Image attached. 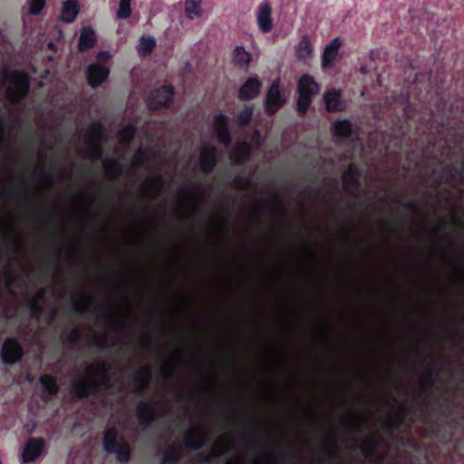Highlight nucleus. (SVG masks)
I'll list each match as a JSON object with an SVG mask.
<instances>
[{"instance_id":"f257e3e1","label":"nucleus","mask_w":464,"mask_h":464,"mask_svg":"<svg viewBox=\"0 0 464 464\" xmlns=\"http://www.w3.org/2000/svg\"><path fill=\"white\" fill-rule=\"evenodd\" d=\"M108 372L109 367L104 362L87 365L85 369L86 378L72 383V394L83 398L102 388L109 387Z\"/></svg>"},{"instance_id":"f03ea898","label":"nucleus","mask_w":464,"mask_h":464,"mask_svg":"<svg viewBox=\"0 0 464 464\" xmlns=\"http://www.w3.org/2000/svg\"><path fill=\"white\" fill-rule=\"evenodd\" d=\"M5 94L14 103L20 102L27 93L29 80L26 73L21 71H8L5 69L2 73Z\"/></svg>"},{"instance_id":"7ed1b4c3","label":"nucleus","mask_w":464,"mask_h":464,"mask_svg":"<svg viewBox=\"0 0 464 464\" xmlns=\"http://www.w3.org/2000/svg\"><path fill=\"white\" fill-rule=\"evenodd\" d=\"M104 448L108 452L114 453L121 462L130 458V447L124 438L114 429H109L104 435Z\"/></svg>"},{"instance_id":"20e7f679","label":"nucleus","mask_w":464,"mask_h":464,"mask_svg":"<svg viewBox=\"0 0 464 464\" xmlns=\"http://www.w3.org/2000/svg\"><path fill=\"white\" fill-rule=\"evenodd\" d=\"M318 92V85L314 79L308 75H303L298 83V101L297 107L298 111L304 114L310 103L312 97Z\"/></svg>"},{"instance_id":"39448f33","label":"nucleus","mask_w":464,"mask_h":464,"mask_svg":"<svg viewBox=\"0 0 464 464\" xmlns=\"http://www.w3.org/2000/svg\"><path fill=\"white\" fill-rule=\"evenodd\" d=\"M260 146V133L256 131L250 143L241 142L238 143L230 153V160L235 163H242L249 157L250 151L253 148Z\"/></svg>"},{"instance_id":"423d86ee","label":"nucleus","mask_w":464,"mask_h":464,"mask_svg":"<svg viewBox=\"0 0 464 464\" xmlns=\"http://www.w3.org/2000/svg\"><path fill=\"white\" fill-rule=\"evenodd\" d=\"M102 136V126L100 122L92 123L86 130L85 140L88 145L92 149L95 158L102 156V150L99 146Z\"/></svg>"},{"instance_id":"0eeeda50","label":"nucleus","mask_w":464,"mask_h":464,"mask_svg":"<svg viewBox=\"0 0 464 464\" xmlns=\"http://www.w3.org/2000/svg\"><path fill=\"white\" fill-rule=\"evenodd\" d=\"M23 355L21 345L14 339L8 338L2 347V358L5 363L13 364L18 362Z\"/></svg>"},{"instance_id":"6e6552de","label":"nucleus","mask_w":464,"mask_h":464,"mask_svg":"<svg viewBox=\"0 0 464 464\" xmlns=\"http://www.w3.org/2000/svg\"><path fill=\"white\" fill-rule=\"evenodd\" d=\"M285 102L280 90L278 81H275L268 90L266 100V110L268 113H275L280 106Z\"/></svg>"},{"instance_id":"1a4fd4ad","label":"nucleus","mask_w":464,"mask_h":464,"mask_svg":"<svg viewBox=\"0 0 464 464\" xmlns=\"http://www.w3.org/2000/svg\"><path fill=\"white\" fill-rule=\"evenodd\" d=\"M205 439L204 430L200 426L195 425L185 433L184 444L189 449L198 450L203 446Z\"/></svg>"},{"instance_id":"9d476101","label":"nucleus","mask_w":464,"mask_h":464,"mask_svg":"<svg viewBox=\"0 0 464 464\" xmlns=\"http://www.w3.org/2000/svg\"><path fill=\"white\" fill-rule=\"evenodd\" d=\"M172 95L173 91L170 86H162L161 88L155 90L150 95V107L151 109H158L166 105L170 102Z\"/></svg>"},{"instance_id":"9b49d317","label":"nucleus","mask_w":464,"mask_h":464,"mask_svg":"<svg viewBox=\"0 0 464 464\" xmlns=\"http://www.w3.org/2000/svg\"><path fill=\"white\" fill-rule=\"evenodd\" d=\"M200 168L206 171H210L216 165L215 148L210 143L202 146L199 158Z\"/></svg>"},{"instance_id":"f8f14e48","label":"nucleus","mask_w":464,"mask_h":464,"mask_svg":"<svg viewBox=\"0 0 464 464\" xmlns=\"http://www.w3.org/2000/svg\"><path fill=\"white\" fill-rule=\"evenodd\" d=\"M257 24L259 29L264 33H268L273 28V21L271 18V7L267 3H262L256 14Z\"/></svg>"},{"instance_id":"ddd939ff","label":"nucleus","mask_w":464,"mask_h":464,"mask_svg":"<svg viewBox=\"0 0 464 464\" xmlns=\"http://www.w3.org/2000/svg\"><path fill=\"white\" fill-rule=\"evenodd\" d=\"M109 75V70L103 65L91 64L87 71V79L91 86L100 85Z\"/></svg>"},{"instance_id":"4468645a","label":"nucleus","mask_w":464,"mask_h":464,"mask_svg":"<svg viewBox=\"0 0 464 464\" xmlns=\"http://www.w3.org/2000/svg\"><path fill=\"white\" fill-rule=\"evenodd\" d=\"M44 441L41 439H31L23 450V460L30 462L34 460L42 452Z\"/></svg>"},{"instance_id":"2eb2a0df","label":"nucleus","mask_w":464,"mask_h":464,"mask_svg":"<svg viewBox=\"0 0 464 464\" xmlns=\"http://www.w3.org/2000/svg\"><path fill=\"white\" fill-rule=\"evenodd\" d=\"M214 130L220 143L227 146L229 143V133L227 130V117L219 114L214 119Z\"/></svg>"},{"instance_id":"dca6fc26","label":"nucleus","mask_w":464,"mask_h":464,"mask_svg":"<svg viewBox=\"0 0 464 464\" xmlns=\"http://www.w3.org/2000/svg\"><path fill=\"white\" fill-rule=\"evenodd\" d=\"M261 82L256 77L249 78L239 90V98L251 100L257 96L260 92Z\"/></svg>"},{"instance_id":"f3484780","label":"nucleus","mask_w":464,"mask_h":464,"mask_svg":"<svg viewBox=\"0 0 464 464\" xmlns=\"http://www.w3.org/2000/svg\"><path fill=\"white\" fill-rule=\"evenodd\" d=\"M137 417L141 424L151 423L156 417L154 405L150 401H140L137 406Z\"/></svg>"},{"instance_id":"a211bd4d","label":"nucleus","mask_w":464,"mask_h":464,"mask_svg":"<svg viewBox=\"0 0 464 464\" xmlns=\"http://www.w3.org/2000/svg\"><path fill=\"white\" fill-rule=\"evenodd\" d=\"M79 14V5L75 0H67L63 2L61 13V19L65 23L74 21Z\"/></svg>"},{"instance_id":"6ab92c4d","label":"nucleus","mask_w":464,"mask_h":464,"mask_svg":"<svg viewBox=\"0 0 464 464\" xmlns=\"http://www.w3.org/2000/svg\"><path fill=\"white\" fill-rule=\"evenodd\" d=\"M232 61L238 68L247 70L251 61V54L242 46H237L233 52Z\"/></svg>"},{"instance_id":"aec40b11","label":"nucleus","mask_w":464,"mask_h":464,"mask_svg":"<svg viewBox=\"0 0 464 464\" xmlns=\"http://www.w3.org/2000/svg\"><path fill=\"white\" fill-rule=\"evenodd\" d=\"M339 46V41L334 39L324 48L323 53V66L324 68L332 66L337 56Z\"/></svg>"},{"instance_id":"412c9836","label":"nucleus","mask_w":464,"mask_h":464,"mask_svg":"<svg viewBox=\"0 0 464 464\" xmlns=\"http://www.w3.org/2000/svg\"><path fill=\"white\" fill-rule=\"evenodd\" d=\"M184 12L190 20L200 17L203 13L202 0H184Z\"/></svg>"},{"instance_id":"4be33fe9","label":"nucleus","mask_w":464,"mask_h":464,"mask_svg":"<svg viewBox=\"0 0 464 464\" xmlns=\"http://www.w3.org/2000/svg\"><path fill=\"white\" fill-rule=\"evenodd\" d=\"M95 42V34L90 27H83L79 39V49L81 51L90 49Z\"/></svg>"},{"instance_id":"5701e85b","label":"nucleus","mask_w":464,"mask_h":464,"mask_svg":"<svg viewBox=\"0 0 464 464\" xmlns=\"http://www.w3.org/2000/svg\"><path fill=\"white\" fill-rule=\"evenodd\" d=\"M324 102L328 111H340L343 109V103L340 100V94L336 91H329L324 94Z\"/></svg>"},{"instance_id":"b1692460","label":"nucleus","mask_w":464,"mask_h":464,"mask_svg":"<svg viewBox=\"0 0 464 464\" xmlns=\"http://www.w3.org/2000/svg\"><path fill=\"white\" fill-rule=\"evenodd\" d=\"M313 52L312 44L308 37H303L296 48V55L299 59H307L311 56Z\"/></svg>"},{"instance_id":"393cba45","label":"nucleus","mask_w":464,"mask_h":464,"mask_svg":"<svg viewBox=\"0 0 464 464\" xmlns=\"http://www.w3.org/2000/svg\"><path fill=\"white\" fill-rule=\"evenodd\" d=\"M103 167L107 174L111 178H118L121 175L122 168L116 160H105L103 162Z\"/></svg>"},{"instance_id":"a878e982","label":"nucleus","mask_w":464,"mask_h":464,"mask_svg":"<svg viewBox=\"0 0 464 464\" xmlns=\"http://www.w3.org/2000/svg\"><path fill=\"white\" fill-rule=\"evenodd\" d=\"M40 382L44 390L50 395H54L57 392L58 387L55 381L52 377L44 375L40 378Z\"/></svg>"},{"instance_id":"bb28decb","label":"nucleus","mask_w":464,"mask_h":464,"mask_svg":"<svg viewBox=\"0 0 464 464\" xmlns=\"http://www.w3.org/2000/svg\"><path fill=\"white\" fill-rule=\"evenodd\" d=\"M154 46L155 41L151 36H142L138 44V52L140 54H146L150 53Z\"/></svg>"},{"instance_id":"cd10ccee","label":"nucleus","mask_w":464,"mask_h":464,"mask_svg":"<svg viewBox=\"0 0 464 464\" xmlns=\"http://www.w3.org/2000/svg\"><path fill=\"white\" fill-rule=\"evenodd\" d=\"M132 0H120L119 8L116 13L118 19H126L131 14L130 3Z\"/></svg>"},{"instance_id":"c85d7f7f","label":"nucleus","mask_w":464,"mask_h":464,"mask_svg":"<svg viewBox=\"0 0 464 464\" xmlns=\"http://www.w3.org/2000/svg\"><path fill=\"white\" fill-rule=\"evenodd\" d=\"M334 130L339 136L349 137L352 133V125L348 121H339L334 124Z\"/></svg>"},{"instance_id":"c756f323","label":"nucleus","mask_w":464,"mask_h":464,"mask_svg":"<svg viewBox=\"0 0 464 464\" xmlns=\"http://www.w3.org/2000/svg\"><path fill=\"white\" fill-rule=\"evenodd\" d=\"M179 449L178 447H171L164 453L165 462L175 463L179 459Z\"/></svg>"},{"instance_id":"7c9ffc66","label":"nucleus","mask_w":464,"mask_h":464,"mask_svg":"<svg viewBox=\"0 0 464 464\" xmlns=\"http://www.w3.org/2000/svg\"><path fill=\"white\" fill-rule=\"evenodd\" d=\"M253 115V107L246 106L237 115V121L240 124H246L249 122Z\"/></svg>"},{"instance_id":"2f4dec72","label":"nucleus","mask_w":464,"mask_h":464,"mask_svg":"<svg viewBox=\"0 0 464 464\" xmlns=\"http://www.w3.org/2000/svg\"><path fill=\"white\" fill-rule=\"evenodd\" d=\"M29 11L32 14H38L45 5V0H28Z\"/></svg>"},{"instance_id":"473e14b6","label":"nucleus","mask_w":464,"mask_h":464,"mask_svg":"<svg viewBox=\"0 0 464 464\" xmlns=\"http://www.w3.org/2000/svg\"><path fill=\"white\" fill-rule=\"evenodd\" d=\"M135 134V128L132 125L125 126L121 131V138L125 143H129Z\"/></svg>"},{"instance_id":"72a5a7b5","label":"nucleus","mask_w":464,"mask_h":464,"mask_svg":"<svg viewBox=\"0 0 464 464\" xmlns=\"http://www.w3.org/2000/svg\"><path fill=\"white\" fill-rule=\"evenodd\" d=\"M228 445L222 440L219 439L213 447V451L217 456H221L227 452Z\"/></svg>"},{"instance_id":"f704fd0d","label":"nucleus","mask_w":464,"mask_h":464,"mask_svg":"<svg viewBox=\"0 0 464 464\" xmlns=\"http://www.w3.org/2000/svg\"><path fill=\"white\" fill-rule=\"evenodd\" d=\"M348 179H351L353 183L357 182L356 170L353 166H350L343 174V180L346 181Z\"/></svg>"},{"instance_id":"c9c22d12","label":"nucleus","mask_w":464,"mask_h":464,"mask_svg":"<svg viewBox=\"0 0 464 464\" xmlns=\"http://www.w3.org/2000/svg\"><path fill=\"white\" fill-rule=\"evenodd\" d=\"M110 53L108 52H100L97 55V63L102 65L103 63H106L110 59Z\"/></svg>"},{"instance_id":"e433bc0d","label":"nucleus","mask_w":464,"mask_h":464,"mask_svg":"<svg viewBox=\"0 0 464 464\" xmlns=\"http://www.w3.org/2000/svg\"><path fill=\"white\" fill-rule=\"evenodd\" d=\"M242 459L239 457L235 458L234 462H229L227 464H242Z\"/></svg>"}]
</instances>
